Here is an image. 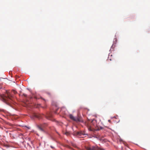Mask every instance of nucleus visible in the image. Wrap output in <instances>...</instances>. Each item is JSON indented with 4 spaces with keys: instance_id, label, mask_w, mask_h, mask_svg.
<instances>
[{
    "instance_id": "f8f14e48",
    "label": "nucleus",
    "mask_w": 150,
    "mask_h": 150,
    "mask_svg": "<svg viewBox=\"0 0 150 150\" xmlns=\"http://www.w3.org/2000/svg\"><path fill=\"white\" fill-rule=\"evenodd\" d=\"M65 146L66 147H68V148H69V146L68 145H66Z\"/></svg>"
},
{
    "instance_id": "9b49d317",
    "label": "nucleus",
    "mask_w": 150,
    "mask_h": 150,
    "mask_svg": "<svg viewBox=\"0 0 150 150\" xmlns=\"http://www.w3.org/2000/svg\"><path fill=\"white\" fill-rule=\"evenodd\" d=\"M23 95L25 97H26L27 95L25 94H23Z\"/></svg>"
},
{
    "instance_id": "39448f33",
    "label": "nucleus",
    "mask_w": 150,
    "mask_h": 150,
    "mask_svg": "<svg viewBox=\"0 0 150 150\" xmlns=\"http://www.w3.org/2000/svg\"><path fill=\"white\" fill-rule=\"evenodd\" d=\"M37 127L38 129L42 131H44L43 126L42 125H38Z\"/></svg>"
},
{
    "instance_id": "0eeeda50",
    "label": "nucleus",
    "mask_w": 150,
    "mask_h": 150,
    "mask_svg": "<svg viewBox=\"0 0 150 150\" xmlns=\"http://www.w3.org/2000/svg\"><path fill=\"white\" fill-rule=\"evenodd\" d=\"M75 134L77 135L81 136L82 135H84L83 133L81 131L77 132Z\"/></svg>"
},
{
    "instance_id": "2eb2a0df",
    "label": "nucleus",
    "mask_w": 150,
    "mask_h": 150,
    "mask_svg": "<svg viewBox=\"0 0 150 150\" xmlns=\"http://www.w3.org/2000/svg\"><path fill=\"white\" fill-rule=\"evenodd\" d=\"M55 113H57L56 111H55Z\"/></svg>"
},
{
    "instance_id": "f257e3e1",
    "label": "nucleus",
    "mask_w": 150,
    "mask_h": 150,
    "mask_svg": "<svg viewBox=\"0 0 150 150\" xmlns=\"http://www.w3.org/2000/svg\"><path fill=\"white\" fill-rule=\"evenodd\" d=\"M69 118L72 121L76 122H82L83 120L80 114L78 113L76 115L74 114H70L69 115Z\"/></svg>"
},
{
    "instance_id": "ddd939ff",
    "label": "nucleus",
    "mask_w": 150,
    "mask_h": 150,
    "mask_svg": "<svg viewBox=\"0 0 150 150\" xmlns=\"http://www.w3.org/2000/svg\"><path fill=\"white\" fill-rule=\"evenodd\" d=\"M97 121L95 120H94V119H93V120H92V121H91V122H93V121Z\"/></svg>"
},
{
    "instance_id": "423d86ee",
    "label": "nucleus",
    "mask_w": 150,
    "mask_h": 150,
    "mask_svg": "<svg viewBox=\"0 0 150 150\" xmlns=\"http://www.w3.org/2000/svg\"><path fill=\"white\" fill-rule=\"evenodd\" d=\"M47 119H49L51 121H54V119H53L52 117V116L51 114H49L48 115L47 117Z\"/></svg>"
},
{
    "instance_id": "4468645a",
    "label": "nucleus",
    "mask_w": 150,
    "mask_h": 150,
    "mask_svg": "<svg viewBox=\"0 0 150 150\" xmlns=\"http://www.w3.org/2000/svg\"><path fill=\"white\" fill-rule=\"evenodd\" d=\"M8 125H11V124L9 122H8Z\"/></svg>"
},
{
    "instance_id": "9d476101",
    "label": "nucleus",
    "mask_w": 150,
    "mask_h": 150,
    "mask_svg": "<svg viewBox=\"0 0 150 150\" xmlns=\"http://www.w3.org/2000/svg\"><path fill=\"white\" fill-rule=\"evenodd\" d=\"M65 134H66L67 135H69V132H66L65 133Z\"/></svg>"
},
{
    "instance_id": "6e6552de",
    "label": "nucleus",
    "mask_w": 150,
    "mask_h": 150,
    "mask_svg": "<svg viewBox=\"0 0 150 150\" xmlns=\"http://www.w3.org/2000/svg\"><path fill=\"white\" fill-rule=\"evenodd\" d=\"M12 93H13L14 94H16L17 93V92L14 90H12L11 91Z\"/></svg>"
},
{
    "instance_id": "20e7f679",
    "label": "nucleus",
    "mask_w": 150,
    "mask_h": 150,
    "mask_svg": "<svg viewBox=\"0 0 150 150\" xmlns=\"http://www.w3.org/2000/svg\"><path fill=\"white\" fill-rule=\"evenodd\" d=\"M40 115L38 114L34 113L33 114L32 116H31V118H33L34 117L36 118H40Z\"/></svg>"
},
{
    "instance_id": "7ed1b4c3",
    "label": "nucleus",
    "mask_w": 150,
    "mask_h": 150,
    "mask_svg": "<svg viewBox=\"0 0 150 150\" xmlns=\"http://www.w3.org/2000/svg\"><path fill=\"white\" fill-rule=\"evenodd\" d=\"M86 149L87 150H104V149H103L95 146L88 147L86 148Z\"/></svg>"
},
{
    "instance_id": "1a4fd4ad",
    "label": "nucleus",
    "mask_w": 150,
    "mask_h": 150,
    "mask_svg": "<svg viewBox=\"0 0 150 150\" xmlns=\"http://www.w3.org/2000/svg\"><path fill=\"white\" fill-rule=\"evenodd\" d=\"M88 129L90 130V131H93L94 130V129H92L91 127H89L88 128Z\"/></svg>"
},
{
    "instance_id": "dca6fc26",
    "label": "nucleus",
    "mask_w": 150,
    "mask_h": 150,
    "mask_svg": "<svg viewBox=\"0 0 150 150\" xmlns=\"http://www.w3.org/2000/svg\"><path fill=\"white\" fill-rule=\"evenodd\" d=\"M51 147L52 148H53V147H52V146H51Z\"/></svg>"
},
{
    "instance_id": "f03ea898",
    "label": "nucleus",
    "mask_w": 150,
    "mask_h": 150,
    "mask_svg": "<svg viewBox=\"0 0 150 150\" xmlns=\"http://www.w3.org/2000/svg\"><path fill=\"white\" fill-rule=\"evenodd\" d=\"M13 96L11 94L7 91H6V93L5 95H3L2 96L3 100L5 102L7 101H9L10 100H12Z\"/></svg>"
}]
</instances>
